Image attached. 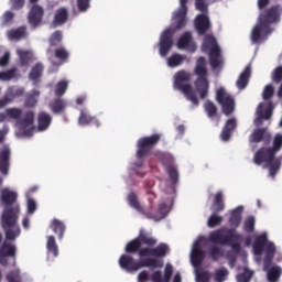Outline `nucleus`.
I'll list each match as a JSON object with an SVG mask.
<instances>
[{
  "instance_id": "obj_1",
  "label": "nucleus",
  "mask_w": 282,
  "mask_h": 282,
  "mask_svg": "<svg viewBox=\"0 0 282 282\" xmlns=\"http://www.w3.org/2000/svg\"><path fill=\"white\" fill-rule=\"evenodd\" d=\"M156 246L155 248H153ZM119 258V265L126 272H138L141 268H162L159 259H164L171 252V247L161 242L144 229H140L139 236L130 240Z\"/></svg>"
},
{
  "instance_id": "obj_2",
  "label": "nucleus",
  "mask_w": 282,
  "mask_h": 282,
  "mask_svg": "<svg viewBox=\"0 0 282 282\" xmlns=\"http://www.w3.org/2000/svg\"><path fill=\"white\" fill-rule=\"evenodd\" d=\"M17 193L9 189H3L1 193L2 204L7 206L2 213V228L8 241H14L21 235L19 227L21 207L17 204Z\"/></svg>"
},
{
  "instance_id": "obj_3",
  "label": "nucleus",
  "mask_w": 282,
  "mask_h": 282,
  "mask_svg": "<svg viewBox=\"0 0 282 282\" xmlns=\"http://www.w3.org/2000/svg\"><path fill=\"white\" fill-rule=\"evenodd\" d=\"M282 149V133H276L273 138L272 147L269 148H260L254 156L253 163L257 166H261L264 162V169H269V175L274 180L276 177V173L281 171V159H275L276 153Z\"/></svg>"
},
{
  "instance_id": "obj_4",
  "label": "nucleus",
  "mask_w": 282,
  "mask_h": 282,
  "mask_svg": "<svg viewBox=\"0 0 282 282\" xmlns=\"http://www.w3.org/2000/svg\"><path fill=\"white\" fill-rule=\"evenodd\" d=\"M34 117L33 110L23 111L21 108H8L6 112H0V122H6L8 118L17 120V127L22 135L32 138L34 134Z\"/></svg>"
},
{
  "instance_id": "obj_5",
  "label": "nucleus",
  "mask_w": 282,
  "mask_h": 282,
  "mask_svg": "<svg viewBox=\"0 0 282 282\" xmlns=\"http://www.w3.org/2000/svg\"><path fill=\"white\" fill-rule=\"evenodd\" d=\"M191 78H193L191 73L184 69L176 72L174 75V89L182 91L186 100H189V102L193 104L194 107H198L199 98H197L195 90H193V86L189 85Z\"/></svg>"
},
{
  "instance_id": "obj_6",
  "label": "nucleus",
  "mask_w": 282,
  "mask_h": 282,
  "mask_svg": "<svg viewBox=\"0 0 282 282\" xmlns=\"http://www.w3.org/2000/svg\"><path fill=\"white\" fill-rule=\"evenodd\" d=\"M264 253L263 260V270H268L270 265H272V261L274 260V254H276V247L273 242H268V235L262 234L258 236L253 242V252L258 257H261Z\"/></svg>"
},
{
  "instance_id": "obj_7",
  "label": "nucleus",
  "mask_w": 282,
  "mask_h": 282,
  "mask_svg": "<svg viewBox=\"0 0 282 282\" xmlns=\"http://www.w3.org/2000/svg\"><path fill=\"white\" fill-rule=\"evenodd\" d=\"M195 8L202 12L195 18L194 25L197 34L204 36L210 30V18H208V3L206 0H195Z\"/></svg>"
},
{
  "instance_id": "obj_8",
  "label": "nucleus",
  "mask_w": 282,
  "mask_h": 282,
  "mask_svg": "<svg viewBox=\"0 0 282 282\" xmlns=\"http://www.w3.org/2000/svg\"><path fill=\"white\" fill-rule=\"evenodd\" d=\"M242 236L235 229L219 228L209 234V241L212 243H218L219 246H226L232 243V241H241Z\"/></svg>"
},
{
  "instance_id": "obj_9",
  "label": "nucleus",
  "mask_w": 282,
  "mask_h": 282,
  "mask_svg": "<svg viewBox=\"0 0 282 282\" xmlns=\"http://www.w3.org/2000/svg\"><path fill=\"white\" fill-rule=\"evenodd\" d=\"M202 47L203 52L209 53V63L213 69H217L221 64L219 61V58H221V48L219 47V44H217V39L210 34L206 35Z\"/></svg>"
},
{
  "instance_id": "obj_10",
  "label": "nucleus",
  "mask_w": 282,
  "mask_h": 282,
  "mask_svg": "<svg viewBox=\"0 0 282 282\" xmlns=\"http://www.w3.org/2000/svg\"><path fill=\"white\" fill-rule=\"evenodd\" d=\"M162 140L161 133H154L149 137H142L137 142V158L138 160H142L147 158V155L151 154L153 148Z\"/></svg>"
},
{
  "instance_id": "obj_11",
  "label": "nucleus",
  "mask_w": 282,
  "mask_h": 282,
  "mask_svg": "<svg viewBox=\"0 0 282 282\" xmlns=\"http://www.w3.org/2000/svg\"><path fill=\"white\" fill-rule=\"evenodd\" d=\"M216 101L220 105L225 116H230L235 112V98L226 91V88L220 87L217 89Z\"/></svg>"
},
{
  "instance_id": "obj_12",
  "label": "nucleus",
  "mask_w": 282,
  "mask_h": 282,
  "mask_svg": "<svg viewBox=\"0 0 282 282\" xmlns=\"http://www.w3.org/2000/svg\"><path fill=\"white\" fill-rule=\"evenodd\" d=\"M174 30L167 29L165 30L160 37V43H159V52L160 56H169V52H171L173 47V34Z\"/></svg>"
},
{
  "instance_id": "obj_13",
  "label": "nucleus",
  "mask_w": 282,
  "mask_h": 282,
  "mask_svg": "<svg viewBox=\"0 0 282 282\" xmlns=\"http://www.w3.org/2000/svg\"><path fill=\"white\" fill-rule=\"evenodd\" d=\"M186 14H188V0H180V8L174 13L175 31L186 28Z\"/></svg>"
},
{
  "instance_id": "obj_14",
  "label": "nucleus",
  "mask_w": 282,
  "mask_h": 282,
  "mask_svg": "<svg viewBox=\"0 0 282 282\" xmlns=\"http://www.w3.org/2000/svg\"><path fill=\"white\" fill-rule=\"evenodd\" d=\"M43 17H45V10L39 4H34L28 15V21L33 30L43 23Z\"/></svg>"
},
{
  "instance_id": "obj_15",
  "label": "nucleus",
  "mask_w": 282,
  "mask_h": 282,
  "mask_svg": "<svg viewBox=\"0 0 282 282\" xmlns=\"http://www.w3.org/2000/svg\"><path fill=\"white\" fill-rule=\"evenodd\" d=\"M249 142L254 144H259V142L270 144L272 142V134L268 131V128H258L249 135Z\"/></svg>"
},
{
  "instance_id": "obj_16",
  "label": "nucleus",
  "mask_w": 282,
  "mask_h": 282,
  "mask_svg": "<svg viewBox=\"0 0 282 282\" xmlns=\"http://www.w3.org/2000/svg\"><path fill=\"white\" fill-rule=\"evenodd\" d=\"M279 20V6H273L260 13L259 22L267 28H270V24L275 23Z\"/></svg>"
},
{
  "instance_id": "obj_17",
  "label": "nucleus",
  "mask_w": 282,
  "mask_h": 282,
  "mask_svg": "<svg viewBox=\"0 0 282 282\" xmlns=\"http://www.w3.org/2000/svg\"><path fill=\"white\" fill-rule=\"evenodd\" d=\"M12 152L10 147L4 145L0 149V173L2 175H8L10 173V158Z\"/></svg>"
},
{
  "instance_id": "obj_18",
  "label": "nucleus",
  "mask_w": 282,
  "mask_h": 282,
  "mask_svg": "<svg viewBox=\"0 0 282 282\" xmlns=\"http://www.w3.org/2000/svg\"><path fill=\"white\" fill-rule=\"evenodd\" d=\"M178 50H186L187 52H196L197 45L193 42V34L185 32L177 41Z\"/></svg>"
},
{
  "instance_id": "obj_19",
  "label": "nucleus",
  "mask_w": 282,
  "mask_h": 282,
  "mask_svg": "<svg viewBox=\"0 0 282 282\" xmlns=\"http://www.w3.org/2000/svg\"><path fill=\"white\" fill-rule=\"evenodd\" d=\"M263 32L264 34H271L272 29H270L269 26H265L260 21H258V24H256L251 31L250 39L252 43H261V41L263 40Z\"/></svg>"
},
{
  "instance_id": "obj_20",
  "label": "nucleus",
  "mask_w": 282,
  "mask_h": 282,
  "mask_svg": "<svg viewBox=\"0 0 282 282\" xmlns=\"http://www.w3.org/2000/svg\"><path fill=\"white\" fill-rule=\"evenodd\" d=\"M194 85L197 94H199L202 100H204L208 96V89H210L208 77H197Z\"/></svg>"
},
{
  "instance_id": "obj_21",
  "label": "nucleus",
  "mask_w": 282,
  "mask_h": 282,
  "mask_svg": "<svg viewBox=\"0 0 282 282\" xmlns=\"http://www.w3.org/2000/svg\"><path fill=\"white\" fill-rule=\"evenodd\" d=\"M78 124L82 127H87V124H95V127H100V121L96 117H91L87 109L79 110Z\"/></svg>"
},
{
  "instance_id": "obj_22",
  "label": "nucleus",
  "mask_w": 282,
  "mask_h": 282,
  "mask_svg": "<svg viewBox=\"0 0 282 282\" xmlns=\"http://www.w3.org/2000/svg\"><path fill=\"white\" fill-rule=\"evenodd\" d=\"M237 129V119L230 118L226 121L223 131L220 133V138L223 142H228L230 138H232V131Z\"/></svg>"
},
{
  "instance_id": "obj_23",
  "label": "nucleus",
  "mask_w": 282,
  "mask_h": 282,
  "mask_svg": "<svg viewBox=\"0 0 282 282\" xmlns=\"http://www.w3.org/2000/svg\"><path fill=\"white\" fill-rule=\"evenodd\" d=\"M191 259L195 268H197V265H202V263H204V259H206V252L202 250L198 242L194 245Z\"/></svg>"
},
{
  "instance_id": "obj_24",
  "label": "nucleus",
  "mask_w": 282,
  "mask_h": 282,
  "mask_svg": "<svg viewBox=\"0 0 282 282\" xmlns=\"http://www.w3.org/2000/svg\"><path fill=\"white\" fill-rule=\"evenodd\" d=\"M45 69V66L43 63L37 62L29 73V78L34 83V85H39L41 83V78H43V72Z\"/></svg>"
},
{
  "instance_id": "obj_25",
  "label": "nucleus",
  "mask_w": 282,
  "mask_h": 282,
  "mask_svg": "<svg viewBox=\"0 0 282 282\" xmlns=\"http://www.w3.org/2000/svg\"><path fill=\"white\" fill-rule=\"evenodd\" d=\"M67 19H69V12L67 11V9L65 8L57 9L52 22L53 28L65 25V23H67Z\"/></svg>"
},
{
  "instance_id": "obj_26",
  "label": "nucleus",
  "mask_w": 282,
  "mask_h": 282,
  "mask_svg": "<svg viewBox=\"0 0 282 282\" xmlns=\"http://www.w3.org/2000/svg\"><path fill=\"white\" fill-rule=\"evenodd\" d=\"M206 65V57H198V59L196 61V66L194 68V73L197 78H208V67Z\"/></svg>"
},
{
  "instance_id": "obj_27",
  "label": "nucleus",
  "mask_w": 282,
  "mask_h": 282,
  "mask_svg": "<svg viewBox=\"0 0 282 282\" xmlns=\"http://www.w3.org/2000/svg\"><path fill=\"white\" fill-rule=\"evenodd\" d=\"M252 75V67L249 65L240 74L239 78L236 82L238 89H246L248 83L250 82V76Z\"/></svg>"
},
{
  "instance_id": "obj_28",
  "label": "nucleus",
  "mask_w": 282,
  "mask_h": 282,
  "mask_svg": "<svg viewBox=\"0 0 282 282\" xmlns=\"http://www.w3.org/2000/svg\"><path fill=\"white\" fill-rule=\"evenodd\" d=\"M52 124V116L47 112H39L37 115V131H47Z\"/></svg>"
},
{
  "instance_id": "obj_29",
  "label": "nucleus",
  "mask_w": 282,
  "mask_h": 282,
  "mask_svg": "<svg viewBox=\"0 0 282 282\" xmlns=\"http://www.w3.org/2000/svg\"><path fill=\"white\" fill-rule=\"evenodd\" d=\"M50 228L53 230V232H55V235H57L59 241L63 239V237H65V230L67 227L63 220L54 218L51 221Z\"/></svg>"
},
{
  "instance_id": "obj_30",
  "label": "nucleus",
  "mask_w": 282,
  "mask_h": 282,
  "mask_svg": "<svg viewBox=\"0 0 282 282\" xmlns=\"http://www.w3.org/2000/svg\"><path fill=\"white\" fill-rule=\"evenodd\" d=\"M50 108L55 115L65 113V109H67V101L57 97L51 102Z\"/></svg>"
},
{
  "instance_id": "obj_31",
  "label": "nucleus",
  "mask_w": 282,
  "mask_h": 282,
  "mask_svg": "<svg viewBox=\"0 0 282 282\" xmlns=\"http://www.w3.org/2000/svg\"><path fill=\"white\" fill-rule=\"evenodd\" d=\"M243 213V206H238L231 212V216L229 218V224L234 228H239L241 226V215Z\"/></svg>"
},
{
  "instance_id": "obj_32",
  "label": "nucleus",
  "mask_w": 282,
  "mask_h": 282,
  "mask_svg": "<svg viewBox=\"0 0 282 282\" xmlns=\"http://www.w3.org/2000/svg\"><path fill=\"white\" fill-rule=\"evenodd\" d=\"M264 104L261 102L258 106V115L262 116L264 120H270L272 118V113H274V102L269 101L267 102V108L263 111Z\"/></svg>"
},
{
  "instance_id": "obj_33",
  "label": "nucleus",
  "mask_w": 282,
  "mask_h": 282,
  "mask_svg": "<svg viewBox=\"0 0 282 282\" xmlns=\"http://www.w3.org/2000/svg\"><path fill=\"white\" fill-rule=\"evenodd\" d=\"M225 208H226V205L224 204V194L221 192H218L215 195V199L212 205V210L213 213L219 214V213H224Z\"/></svg>"
},
{
  "instance_id": "obj_34",
  "label": "nucleus",
  "mask_w": 282,
  "mask_h": 282,
  "mask_svg": "<svg viewBox=\"0 0 282 282\" xmlns=\"http://www.w3.org/2000/svg\"><path fill=\"white\" fill-rule=\"evenodd\" d=\"M50 47L47 48V54H52V47H59L63 43V33L61 31H55L48 39Z\"/></svg>"
},
{
  "instance_id": "obj_35",
  "label": "nucleus",
  "mask_w": 282,
  "mask_h": 282,
  "mask_svg": "<svg viewBox=\"0 0 282 282\" xmlns=\"http://www.w3.org/2000/svg\"><path fill=\"white\" fill-rule=\"evenodd\" d=\"M18 96H23V88H14V87H9L3 96L4 100H7V104L14 102V99Z\"/></svg>"
},
{
  "instance_id": "obj_36",
  "label": "nucleus",
  "mask_w": 282,
  "mask_h": 282,
  "mask_svg": "<svg viewBox=\"0 0 282 282\" xmlns=\"http://www.w3.org/2000/svg\"><path fill=\"white\" fill-rule=\"evenodd\" d=\"M54 56L59 61V65H63V63H67V61H69V51L64 46H58L54 51Z\"/></svg>"
},
{
  "instance_id": "obj_37",
  "label": "nucleus",
  "mask_w": 282,
  "mask_h": 282,
  "mask_svg": "<svg viewBox=\"0 0 282 282\" xmlns=\"http://www.w3.org/2000/svg\"><path fill=\"white\" fill-rule=\"evenodd\" d=\"M17 54L20 58L21 67H28V65H30V61H32V51H25V50L19 48L17 51Z\"/></svg>"
},
{
  "instance_id": "obj_38",
  "label": "nucleus",
  "mask_w": 282,
  "mask_h": 282,
  "mask_svg": "<svg viewBox=\"0 0 282 282\" xmlns=\"http://www.w3.org/2000/svg\"><path fill=\"white\" fill-rule=\"evenodd\" d=\"M204 109L207 113V117L210 119L217 118V116H219V109L217 108V105L210 100L205 101Z\"/></svg>"
},
{
  "instance_id": "obj_39",
  "label": "nucleus",
  "mask_w": 282,
  "mask_h": 282,
  "mask_svg": "<svg viewBox=\"0 0 282 282\" xmlns=\"http://www.w3.org/2000/svg\"><path fill=\"white\" fill-rule=\"evenodd\" d=\"M267 273V279L270 282H276L279 279H281L282 270L281 267H272L271 269L264 270Z\"/></svg>"
},
{
  "instance_id": "obj_40",
  "label": "nucleus",
  "mask_w": 282,
  "mask_h": 282,
  "mask_svg": "<svg viewBox=\"0 0 282 282\" xmlns=\"http://www.w3.org/2000/svg\"><path fill=\"white\" fill-rule=\"evenodd\" d=\"M128 204L131 206V208H134V210H138V213L144 215V208L140 204V200H138V195H135V193L132 192L129 194Z\"/></svg>"
},
{
  "instance_id": "obj_41",
  "label": "nucleus",
  "mask_w": 282,
  "mask_h": 282,
  "mask_svg": "<svg viewBox=\"0 0 282 282\" xmlns=\"http://www.w3.org/2000/svg\"><path fill=\"white\" fill-rule=\"evenodd\" d=\"M25 26H20L15 30H11L9 32V39H12V41H21V39H25L28 32Z\"/></svg>"
},
{
  "instance_id": "obj_42",
  "label": "nucleus",
  "mask_w": 282,
  "mask_h": 282,
  "mask_svg": "<svg viewBox=\"0 0 282 282\" xmlns=\"http://www.w3.org/2000/svg\"><path fill=\"white\" fill-rule=\"evenodd\" d=\"M0 254L3 257H14L17 254V248L12 243L4 241L0 248Z\"/></svg>"
},
{
  "instance_id": "obj_43",
  "label": "nucleus",
  "mask_w": 282,
  "mask_h": 282,
  "mask_svg": "<svg viewBox=\"0 0 282 282\" xmlns=\"http://www.w3.org/2000/svg\"><path fill=\"white\" fill-rule=\"evenodd\" d=\"M46 249L53 257H58V245H56V238L54 236L47 237Z\"/></svg>"
},
{
  "instance_id": "obj_44",
  "label": "nucleus",
  "mask_w": 282,
  "mask_h": 282,
  "mask_svg": "<svg viewBox=\"0 0 282 282\" xmlns=\"http://www.w3.org/2000/svg\"><path fill=\"white\" fill-rule=\"evenodd\" d=\"M184 61H186V56L176 53L167 58V65L169 67H180Z\"/></svg>"
},
{
  "instance_id": "obj_45",
  "label": "nucleus",
  "mask_w": 282,
  "mask_h": 282,
  "mask_svg": "<svg viewBox=\"0 0 282 282\" xmlns=\"http://www.w3.org/2000/svg\"><path fill=\"white\" fill-rule=\"evenodd\" d=\"M19 69L17 67L10 68L6 72H0V80H12V78H19Z\"/></svg>"
},
{
  "instance_id": "obj_46",
  "label": "nucleus",
  "mask_w": 282,
  "mask_h": 282,
  "mask_svg": "<svg viewBox=\"0 0 282 282\" xmlns=\"http://www.w3.org/2000/svg\"><path fill=\"white\" fill-rule=\"evenodd\" d=\"M224 221V216H219L217 213H214L209 216L207 220L208 228H217Z\"/></svg>"
},
{
  "instance_id": "obj_47",
  "label": "nucleus",
  "mask_w": 282,
  "mask_h": 282,
  "mask_svg": "<svg viewBox=\"0 0 282 282\" xmlns=\"http://www.w3.org/2000/svg\"><path fill=\"white\" fill-rule=\"evenodd\" d=\"M272 98H274V86L268 84L262 91V100H264V102H272Z\"/></svg>"
},
{
  "instance_id": "obj_48",
  "label": "nucleus",
  "mask_w": 282,
  "mask_h": 282,
  "mask_svg": "<svg viewBox=\"0 0 282 282\" xmlns=\"http://www.w3.org/2000/svg\"><path fill=\"white\" fill-rule=\"evenodd\" d=\"M67 87H69V83L67 80L58 82L55 88V96H57V98H61V96H65Z\"/></svg>"
},
{
  "instance_id": "obj_49",
  "label": "nucleus",
  "mask_w": 282,
  "mask_h": 282,
  "mask_svg": "<svg viewBox=\"0 0 282 282\" xmlns=\"http://www.w3.org/2000/svg\"><path fill=\"white\" fill-rule=\"evenodd\" d=\"M166 172L170 175L172 184H177V182L180 181V173L177 172V167H175L174 165H169Z\"/></svg>"
},
{
  "instance_id": "obj_50",
  "label": "nucleus",
  "mask_w": 282,
  "mask_h": 282,
  "mask_svg": "<svg viewBox=\"0 0 282 282\" xmlns=\"http://www.w3.org/2000/svg\"><path fill=\"white\" fill-rule=\"evenodd\" d=\"M224 256V252L221 251V248L219 246L215 245L209 248V257L213 261H219L220 257Z\"/></svg>"
},
{
  "instance_id": "obj_51",
  "label": "nucleus",
  "mask_w": 282,
  "mask_h": 282,
  "mask_svg": "<svg viewBox=\"0 0 282 282\" xmlns=\"http://www.w3.org/2000/svg\"><path fill=\"white\" fill-rule=\"evenodd\" d=\"M253 273L250 270H245V272L237 275V282H250L252 281Z\"/></svg>"
},
{
  "instance_id": "obj_52",
  "label": "nucleus",
  "mask_w": 282,
  "mask_h": 282,
  "mask_svg": "<svg viewBox=\"0 0 282 282\" xmlns=\"http://www.w3.org/2000/svg\"><path fill=\"white\" fill-rule=\"evenodd\" d=\"M254 221L253 216H249L243 223V230L246 232H254Z\"/></svg>"
},
{
  "instance_id": "obj_53",
  "label": "nucleus",
  "mask_w": 282,
  "mask_h": 282,
  "mask_svg": "<svg viewBox=\"0 0 282 282\" xmlns=\"http://www.w3.org/2000/svg\"><path fill=\"white\" fill-rule=\"evenodd\" d=\"M271 80L275 83V85H279V83L282 82V66H278L271 75Z\"/></svg>"
},
{
  "instance_id": "obj_54",
  "label": "nucleus",
  "mask_w": 282,
  "mask_h": 282,
  "mask_svg": "<svg viewBox=\"0 0 282 282\" xmlns=\"http://www.w3.org/2000/svg\"><path fill=\"white\" fill-rule=\"evenodd\" d=\"M226 276H228V269L221 268L215 273V281L216 282H225Z\"/></svg>"
},
{
  "instance_id": "obj_55",
  "label": "nucleus",
  "mask_w": 282,
  "mask_h": 282,
  "mask_svg": "<svg viewBox=\"0 0 282 282\" xmlns=\"http://www.w3.org/2000/svg\"><path fill=\"white\" fill-rule=\"evenodd\" d=\"M91 7V0H77V10L79 12H87Z\"/></svg>"
},
{
  "instance_id": "obj_56",
  "label": "nucleus",
  "mask_w": 282,
  "mask_h": 282,
  "mask_svg": "<svg viewBox=\"0 0 282 282\" xmlns=\"http://www.w3.org/2000/svg\"><path fill=\"white\" fill-rule=\"evenodd\" d=\"M14 19V13L12 11H6L2 15V25H10Z\"/></svg>"
},
{
  "instance_id": "obj_57",
  "label": "nucleus",
  "mask_w": 282,
  "mask_h": 282,
  "mask_svg": "<svg viewBox=\"0 0 282 282\" xmlns=\"http://www.w3.org/2000/svg\"><path fill=\"white\" fill-rule=\"evenodd\" d=\"M210 281V273L207 271H203L196 274V282H209Z\"/></svg>"
},
{
  "instance_id": "obj_58",
  "label": "nucleus",
  "mask_w": 282,
  "mask_h": 282,
  "mask_svg": "<svg viewBox=\"0 0 282 282\" xmlns=\"http://www.w3.org/2000/svg\"><path fill=\"white\" fill-rule=\"evenodd\" d=\"M36 212V202L32 198L28 200V214L29 215H34Z\"/></svg>"
},
{
  "instance_id": "obj_59",
  "label": "nucleus",
  "mask_w": 282,
  "mask_h": 282,
  "mask_svg": "<svg viewBox=\"0 0 282 282\" xmlns=\"http://www.w3.org/2000/svg\"><path fill=\"white\" fill-rule=\"evenodd\" d=\"M171 276H173V267L166 265L164 271V282L171 281Z\"/></svg>"
},
{
  "instance_id": "obj_60",
  "label": "nucleus",
  "mask_w": 282,
  "mask_h": 282,
  "mask_svg": "<svg viewBox=\"0 0 282 282\" xmlns=\"http://www.w3.org/2000/svg\"><path fill=\"white\" fill-rule=\"evenodd\" d=\"M10 65V53L7 52L4 55L0 58V67H8Z\"/></svg>"
},
{
  "instance_id": "obj_61",
  "label": "nucleus",
  "mask_w": 282,
  "mask_h": 282,
  "mask_svg": "<svg viewBox=\"0 0 282 282\" xmlns=\"http://www.w3.org/2000/svg\"><path fill=\"white\" fill-rule=\"evenodd\" d=\"M7 281L8 282H21L19 280V273L11 271L7 274Z\"/></svg>"
},
{
  "instance_id": "obj_62",
  "label": "nucleus",
  "mask_w": 282,
  "mask_h": 282,
  "mask_svg": "<svg viewBox=\"0 0 282 282\" xmlns=\"http://www.w3.org/2000/svg\"><path fill=\"white\" fill-rule=\"evenodd\" d=\"M167 208H169V206L166 205V203H161L159 205L158 213H160L161 219H164V217H166V209Z\"/></svg>"
},
{
  "instance_id": "obj_63",
  "label": "nucleus",
  "mask_w": 282,
  "mask_h": 282,
  "mask_svg": "<svg viewBox=\"0 0 282 282\" xmlns=\"http://www.w3.org/2000/svg\"><path fill=\"white\" fill-rule=\"evenodd\" d=\"M226 246H230L231 250L234 252H236L237 254H239V252H241V243H239V241H232Z\"/></svg>"
},
{
  "instance_id": "obj_64",
  "label": "nucleus",
  "mask_w": 282,
  "mask_h": 282,
  "mask_svg": "<svg viewBox=\"0 0 282 282\" xmlns=\"http://www.w3.org/2000/svg\"><path fill=\"white\" fill-rule=\"evenodd\" d=\"M151 280L153 282H164V278H162V272H160V271L153 272L151 275Z\"/></svg>"
}]
</instances>
